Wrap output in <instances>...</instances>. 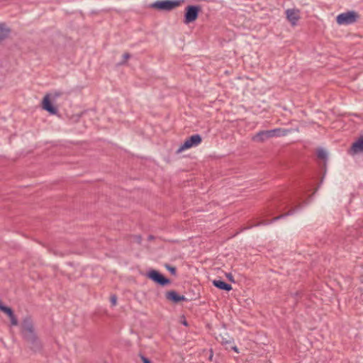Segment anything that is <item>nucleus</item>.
<instances>
[{
  "instance_id": "5",
  "label": "nucleus",
  "mask_w": 363,
  "mask_h": 363,
  "mask_svg": "<svg viewBox=\"0 0 363 363\" xmlns=\"http://www.w3.org/2000/svg\"><path fill=\"white\" fill-rule=\"evenodd\" d=\"M199 11H200L199 6H188L186 9L184 22L186 24H187L191 22L194 21L199 16Z\"/></svg>"
},
{
  "instance_id": "11",
  "label": "nucleus",
  "mask_w": 363,
  "mask_h": 363,
  "mask_svg": "<svg viewBox=\"0 0 363 363\" xmlns=\"http://www.w3.org/2000/svg\"><path fill=\"white\" fill-rule=\"evenodd\" d=\"M212 283L214 286L220 290H223L225 291H230V290H232V286L222 280H213Z\"/></svg>"
},
{
  "instance_id": "17",
  "label": "nucleus",
  "mask_w": 363,
  "mask_h": 363,
  "mask_svg": "<svg viewBox=\"0 0 363 363\" xmlns=\"http://www.w3.org/2000/svg\"><path fill=\"white\" fill-rule=\"evenodd\" d=\"M0 311L7 314L9 317L12 316L13 314H14L11 308L5 306L4 305L0 306Z\"/></svg>"
},
{
  "instance_id": "21",
  "label": "nucleus",
  "mask_w": 363,
  "mask_h": 363,
  "mask_svg": "<svg viewBox=\"0 0 363 363\" xmlns=\"http://www.w3.org/2000/svg\"><path fill=\"white\" fill-rule=\"evenodd\" d=\"M142 360L143 362V363H151L150 361L145 357L143 356L142 357Z\"/></svg>"
},
{
  "instance_id": "4",
  "label": "nucleus",
  "mask_w": 363,
  "mask_h": 363,
  "mask_svg": "<svg viewBox=\"0 0 363 363\" xmlns=\"http://www.w3.org/2000/svg\"><path fill=\"white\" fill-rule=\"evenodd\" d=\"M201 142V137L199 134H195L187 138L178 149V152H181L185 150L192 147L199 145Z\"/></svg>"
},
{
  "instance_id": "7",
  "label": "nucleus",
  "mask_w": 363,
  "mask_h": 363,
  "mask_svg": "<svg viewBox=\"0 0 363 363\" xmlns=\"http://www.w3.org/2000/svg\"><path fill=\"white\" fill-rule=\"evenodd\" d=\"M286 15L288 21L293 25L295 26L297 21L300 18L299 11L296 9H287L286 11Z\"/></svg>"
},
{
  "instance_id": "29",
  "label": "nucleus",
  "mask_w": 363,
  "mask_h": 363,
  "mask_svg": "<svg viewBox=\"0 0 363 363\" xmlns=\"http://www.w3.org/2000/svg\"><path fill=\"white\" fill-rule=\"evenodd\" d=\"M2 306V303H1V302L0 301V306Z\"/></svg>"
},
{
  "instance_id": "12",
  "label": "nucleus",
  "mask_w": 363,
  "mask_h": 363,
  "mask_svg": "<svg viewBox=\"0 0 363 363\" xmlns=\"http://www.w3.org/2000/svg\"><path fill=\"white\" fill-rule=\"evenodd\" d=\"M351 150L353 153L363 152V137H361L352 144Z\"/></svg>"
},
{
  "instance_id": "15",
  "label": "nucleus",
  "mask_w": 363,
  "mask_h": 363,
  "mask_svg": "<svg viewBox=\"0 0 363 363\" xmlns=\"http://www.w3.org/2000/svg\"><path fill=\"white\" fill-rule=\"evenodd\" d=\"M9 33L10 30L8 28L4 25H0V42L6 38Z\"/></svg>"
},
{
  "instance_id": "16",
  "label": "nucleus",
  "mask_w": 363,
  "mask_h": 363,
  "mask_svg": "<svg viewBox=\"0 0 363 363\" xmlns=\"http://www.w3.org/2000/svg\"><path fill=\"white\" fill-rule=\"evenodd\" d=\"M317 157L323 160H325L328 157L327 152L325 150L320 148L317 150Z\"/></svg>"
},
{
  "instance_id": "24",
  "label": "nucleus",
  "mask_w": 363,
  "mask_h": 363,
  "mask_svg": "<svg viewBox=\"0 0 363 363\" xmlns=\"http://www.w3.org/2000/svg\"><path fill=\"white\" fill-rule=\"evenodd\" d=\"M232 350H233V351H235V352H237V353H238V352H239V351H238V348L236 346H233V347H232Z\"/></svg>"
},
{
  "instance_id": "22",
  "label": "nucleus",
  "mask_w": 363,
  "mask_h": 363,
  "mask_svg": "<svg viewBox=\"0 0 363 363\" xmlns=\"http://www.w3.org/2000/svg\"><path fill=\"white\" fill-rule=\"evenodd\" d=\"M232 342H233V339L232 338H230V340H226V341H224V340H222V344L226 345V344L231 343Z\"/></svg>"
},
{
  "instance_id": "25",
  "label": "nucleus",
  "mask_w": 363,
  "mask_h": 363,
  "mask_svg": "<svg viewBox=\"0 0 363 363\" xmlns=\"http://www.w3.org/2000/svg\"><path fill=\"white\" fill-rule=\"evenodd\" d=\"M227 277H228L229 279H230L231 281H233V276H232L230 274H227Z\"/></svg>"
},
{
  "instance_id": "6",
  "label": "nucleus",
  "mask_w": 363,
  "mask_h": 363,
  "mask_svg": "<svg viewBox=\"0 0 363 363\" xmlns=\"http://www.w3.org/2000/svg\"><path fill=\"white\" fill-rule=\"evenodd\" d=\"M147 277L155 283L164 286L170 283V280L164 277L162 274L156 270H150L147 272Z\"/></svg>"
},
{
  "instance_id": "13",
  "label": "nucleus",
  "mask_w": 363,
  "mask_h": 363,
  "mask_svg": "<svg viewBox=\"0 0 363 363\" xmlns=\"http://www.w3.org/2000/svg\"><path fill=\"white\" fill-rule=\"evenodd\" d=\"M296 211V208H294V209H291V210L289 211H288L286 213H285V214H282V215H281V216H277V217L274 218H273L271 221H269V222H265V221L260 222V223H257V225H255V226H258V225H268V224L272 223H273V222H274V221H276V220H279V219H281V218H284V217L288 216L293 215V214L295 213V211Z\"/></svg>"
},
{
  "instance_id": "10",
  "label": "nucleus",
  "mask_w": 363,
  "mask_h": 363,
  "mask_svg": "<svg viewBox=\"0 0 363 363\" xmlns=\"http://www.w3.org/2000/svg\"><path fill=\"white\" fill-rule=\"evenodd\" d=\"M271 135L269 134V130H262L258 132L255 136H253L252 140L256 142L262 143L265 141L268 138H271Z\"/></svg>"
},
{
  "instance_id": "27",
  "label": "nucleus",
  "mask_w": 363,
  "mask_h": 363,
  "mask_svg": "<svg viewBox=\"0 0 363 363\" xmlns=\"http://www.w3.org/2000/svg\"><path fill=\"white\" fill-rule=\"evenodd\" d=\"M182 323H183L184 325H187V322H186V320H184V321L182 322Z\"/></svg>"
},
{
  "instance_id": "18",
  "label": "nucleus",
  "mask_w": 363,
  "mask_h": 363,
  "mask_svg": "<svg viewBox=\"0 0 363 363\" xmlns=\"http://www.w3.org/2000/svg\"><path fill=\"white\" fill-rule=\"evenodd\" d=\"M10 320H11V323L12 325H17L18 322V320L16 318V317L15 316L14 314H13L12 316H10Z\"/></svg>"
},
{
  "instance_id": "20",
  "label": "nucleus",
  "mask_w": 363,
  "mask_h": 363,
  "mask_svg": "<svg viewBox=\"0 0 363 363\" xmlns=\"http://www.w3.org/2000/svg\"><path fill=\"white\" fill-rule=\"evenodd\" d=\"M117 302V297L115 295L111 296V303L113 306H115Z\"/></svg>"
},
{
  "instance_id": "23",
  "label": "nucleus",
  "mask_w": 363,
  "mask_h": 363,
  "mask_svg": "<svg viewBox=\"0 0 363 363\" xmlns=\"http://www.w3.org/2000/svg\"><path fill=\"white\" fill-rule=\"evenodd\" d=\"M123 57L124 60H128L130 58V55L128 53H125Z\"/></svg>"
},
{
  "instance_id": "2",
  "label": "nucleus",
  "mask_w": 363,
  "mask_h": 363,
  "mask_svg": "<svg viewBox=\"0 0 363 363\" xmlns=\"http://www.w3.org/2000/svg\"><path fill=\"white\" fill-rule=\"evenodd\" d=\"M359 15L354 11H350L339 14L336 18L337 23L339 25H350L355 23Z\"/></svg>"
},
{
  "instance_id": "14",
  "label": "nucleus",
  "mask_w": 363,
  "mask_h": 363,
  "mask_svg": "<svg viewBox=\"0 0 363 363\" xmlns=\"http://www.w3.org/2000/svg\"><path fill=\"white\" fill-rule=\"evenodd\" d=\"M289 132V130L282 128H274L272 130H269V134L271 135L272 138L284 136Z\"/></svg>"
},
{
  "instance_id": "19",
  "label": "nucleus",
  "mask_w": 363,
  "mask_h": 363,
  "mask_svg": "<svg viewBox=\"0 0 363 363\" xmlns=\"http://www.w3.org/2000/svg\"><path fill=\"white\" fill-rule=\"evenodd\" d=\"M166 267L171 272V274H176V268L175 267H171V266H169V265H167Z\"/></svg>"
},
{
  "instance_id": "9",
  "label": "nucleus",
  "mask_w": 363,
  "mask_h": 363,
  "mask_svg": "<svg viewBox=\"0 0 363 363\" xmlns=\"http://www.w3.org/2000/svg\"><path fill=\"white\" fill-rule=\"evenodd\" d=\"M43 108L52 114H55L57 112V109L51 104L49 95H46L44 97L43 101Z\"/></svg>"
},
{
  "instance_id": "26",
  "label": "nucleus",
  "mask_w": 363,
  "mask_h": 363,
  "mask_svg": "<svg viewBox=\"0 0 363 363\" xmlns=\"http://www.w3.org/2000/svg\"><path fill=\"white\" fill-rule=\"evenodd\" d=\"M213 356V352H212V351H211V354H210V356H209V359H210V360H211V359H212Z\"/></svg>"
},
{
  "instance_id": "28",
  "label": "nucleus",
  "mask_w": 363,
  "mask_h": 363,
  "mask_svg": "<svg viewBox=\"0 0 363 363\" xmlns=\"http://www.w3.org/2000/svg\"><path fill=\"white\" fill-rule=\"evenodd\" d=\"M140 240H141L140 237H138L139 242L140 241Z\"/></svg>"
},
{
  "instance_id": "8",
  "label": "nucleus",
  "mask_w": 363,
  "mask_h": 363,
  "mask_svg": "<svg viewBox=\"0 0 363 363\" xmlns=\"http://www.w3.org/2000/svg\"><path fill=\"white\" fill-rule=\"evenodd\" d=\"M167 299L172 301L173 303H178L182 301L186 300L184 296H181L177 293L175 291H169L166 293L165 295Z\"/></svg>"
},
{
  "instance_id": "1",
  "label": "nucleus",
  "mask_w": 363,
  "mask_h": 363,
  "mask_svg": "<svg viewBox=\"0 0 363 363\" xmlns=\"http://www.w3.org/2000/svg\"><path fill=\"white\" fill-rule=\"evenodd\" d=\"M21 328L23 337L31 345V350L35 352L40 350L42 345L35 333L33 323L30 317L27 316L23 318Z\"/></svg>"
},
{
  "instance_id": "3",
  "label": "nucleus",
  "mask_w": 363,
  "mask_h": 363,
  "mask_svg": "<svg viewBox=\"0 0 363 363\" xmlns=\"http://www.w3.org/2000/svg\"><path fill=\"white\" fill-rule=\"evenodd\" d=\"M179 5V1L172 0L157 1L151 4V7L161 11H171Z\"/></svg>"
}]
</instances>
